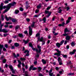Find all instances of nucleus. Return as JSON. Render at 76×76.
<instances>
[{"mask_svg":"<svg viewBox=\"0 0 76 76\" xmlns=\"http://www.w3.org/2000/svg\"><path fill=\"white\" fill-rule=\"evenodd\" d=\"M4 4L1 3L0 5V10H2L3 9H6L4 11V13L7 12L10 9V8L11 7V6H14L16 4V2H13L12 3L9 4L8 5L4 6H3Z\"/></svg>","mask_w":76,"mask_h":76,"instance_id":"1","label":"nucleus"},{"mask_svg":"<svg viewBox=\"0 0 76 76\" xmlns=\"http://www.w3.org/2000/svg\"><path fill=\"white\" fill-rule=\"evenodd\" d=\"M35 22H33L32 24L31 25V26H29L28 27L29 29V35L31 36L32 34L33 33V31H32V28L33 27L35 26Z\"/></svg>","mask_w":76,"mask_h":76,"instance_id":"2","label":"nucleus"},{"mask_svg":"<svg viewBox=\"0 0 76 76\" xmlns=\"http://www.w3.org/2000/svg\"><path fill=\"white\" fill-rule=\"evenodd\" d=\"M5 18L7 20V21H9V20H12V22L14 23H15V22H17V20L16 18H12L11 17H9L8 18L7 17V15H6L5 17Z\"/></svg>","mask_w":76,"mask_h":76,"instance_id":"3","label":"nucleus"},{"mask_svg":"<svg viewBox=\"0 0 76 76\" xmlns=\"http://www.w3.org/2000/svg\"><path fill=\"white\" fill-rule=\"evenodd\" d=\"M4 26V24H1L0 26V32H4V33H7L8 32V31L6 30V29L5 28H4L2 29V27ZM0 36H1L2 35L0 34Z\"/></svg>","mask_w":76,"mask_h":76,"instance_id":"4","label":"nucleus"},{"mask_svg":"<svg viewBox=\"0 0 76 76\" xmlns=\"http://www.w3.org/2000/svg\"><path fill=\"white\" fill-rule=\"evenodd\" d=\"M55 50L56 51L58 52L57 53H55L54 54V55L55 56H57V57H59L60 56V54H61V51L59 50L58 49H56Z\"/></svg>","mask_w":76,"mask_h":76,"instance_id":"5","label":"nucleus"},{"mask_svg":"<svg viewBox=\"0 0 76 76\" xmlns=\"http://www.w3.org/2000/svg\"><path fill=\"white\" fill-rule=\"evenodd\" d=\"M37 48H38L39 49V50L38 51V49L36 48L35 49V51L37 52V53H41V47L39 45H37Z\"/></svg>","mask_w":76,"mask_h":76,"instance_id":"6","label":"nucleus"},{"mask_svg":"<svg viewBox=\"0 0 76 76\" xmlns=\"http://www.w3.org/2000/svg\"><path fill=\"white\" fill-rule=\"evenodd\" d=\"M53 72V68H51V69L50 70L49 72V76H55V75L53 74L54 72Z\"/></svg>","mask_w":76,"mask_h":76,"instance_id":"7","label":"nucleus"},{"mask_svg":"<svg viewBox=\"0 0 76 76\" xmlns=\"http://www.w3.org/2000/svg\"><path fill=\"white\" fill-rule=\"evenodd\" d=\"M8 66L10 69L11 71H12V73H13L14 74L15 73V70L13 69V66H12V65H8Z\"/></svg>","mask_w":76,"mask_h":76,"instance_id":"8","label":"nucleus"},{"mask_svg":"<svg viewBox=\"0 0 76 76\" xmlns=\"http://www.w3.org/2000/svg\"><path fill=\"white\" fill-rule=\"evenodd\" d=\"M58 62H59V65H63V63L62 62V60L61 59V57H58Z\"/></svg>","mask_w":76,"mask_h":76,"instance_id":"9","label":"nucleus"},{"mask_svg":"<svg viewBox=\"0 0 76 76\" xmlns=\"http://www.w3.org/2000/svg\"><path fill=\"white\" fill-rule=\"evenodd\" d=\"M45 14H47L48 13V15L46 16V17H47V18H49V16H50V15H51V13H52L51 12H49V11H45Z\"/></svg>","mask_w":76,"mask_h":76,"instance_id":"10","label":"nucleus"},{"mask_svg":"<svg viewBox=\"0 0 76 76\" xmlns=\"http://www.w3.org/2000/svg\"><path fill=\"white\" fill-rule=\"evenodd\" d=\"M40 41L41 42H42V45H44L45 44V41L43 40V37H41L40 38V39H39L38 41Z\"/></svg>","mask_w":76,"mask_h":76,"instance_id":"11","label":"nucleus"},{"mask_svg":"<svg viewBox=\"0 0 76 76\" xmlns=\"http://www.w3.org/2000/svg\"><path fill=\"white\" fill-rule=\"evenodd\" d=\"M28 45L29 47H31L32 49L33 50V51H35V48H34L33 47V45H32V44L31 43H30Z\"/></svg>","mask_w":76,"mask_h":76,"instance_id":"12","label":"nucleus"},{"mask_svg":"<svg viewBox=\"0 0 76 76\" xmlns=\"http://www.w3.org/2000/svg\"><path fill=\"white\" fill-rule=\"evenodd\" d=\"M18 68H20V66H21V64H22V62L19 60H18Z\"/></svg>","mask_w":76,"mask_h":76,"instance_id":"13","label":"nucleus"},{"mask_svg":"<svg viewBox=\"0 0 76 76\" xmlns=\"http://www.w3.org/2000/svg\"><path fill=\"white\" fill-rule=\"evenodd\" d=\"M36 37H37L38 41V39H40V34L39 33H37L36 35Z\"/></svg>","mask_w":76,"mask_h":76,"instance_id":"14","label":"nucleus"},{"mask_svg":"<svg viewBox=\"0 0 76 76\" xmlns=\"http://www.w3.org/2000/svg\"><path fill=\"white\" fill-rule=\"evenodd\" d=\"M71 38V37L69 35H67L66 36L65 39H66V40H69V39H70Z\"/></svg>","mask_w":76,"mask_h":76,"instance_id":"15","label":"nucleus"},{"mask_svg":"<svg viewBox=\"0 0 76 76\" xmlns=\"http://www.w3.org/2000/svg\"><path fill=\"white\" fill-rule=\"evenodd\" d=\"M29 41V39H27L26 40H25V39L23 40V42L25 44H27L28 43V42Z\"/></svg>","mask_w":76,"mask_h":76,"instance_id":"16","label":"nucleus"},{"mask_svg":"<svg viewBox=\"0 0 76 76\" xmlns=\"http://www.w3.org/2000/svg\"><path fill=\"white\" fill-rule=\"evenodd\" d=\"M56 45L57 47H58V48H60V46L61 45L60 43L57 42L56 44Z\"/></svg>","mask_w":76,"mask_h":76,"instance_id":"17","label":"nucleus"},{"mask_svg":"<svg viewBox=\"0 0 76 76\" xmlns=\"http://www.w3.org/2000/svg\"><path fill=\"white\" fill-rule=\"evenodd\" d=\"M75 53H76V49H75L73 50L72 52H70V54H74Z\"/></svg>","mask_w":76,"mask_h":76,"instance_id":"18","label":"nucleus"},{"mask_svg":"<svg viewBox=\"0 0 76 76\" xmlns=\"http://www.w3.org/2000/svg\"><path fill=\"white\" fill-rule=\"evenodd\" d=\"M70 32V31L69 30H68L67 28H66L64 30V33H66V32Z\"/></svg>","mask_w":76,"mask_h":76,"instance_id":"19","label":"nucleus"},{"mask_svg":"<svg viewBox=\"0 0 76 76\" xmlns=\"http://www.w3.org/2000/svg\"><path fill=\"white\" fill-rule=\"evenodd\" d=\"M71 45L72 47H74L75 46V42H72L71 43Z\"/></svg>","mask_w":76,"mask_h":76,"instance_id":"20","label":"nucleus"},{"mask_svg":"<svg viewBox=\"0 0 76 76\" xmlns=\"http://www.w3.org/2000/svg\"><path fill=\"white\" fill-rule=\"evenodd\" d=\"M14 46L15 47H18L19 46V44L18 43H15L14 44Z\"/></svg>","mask_w":76,"mask_h":76,"instance_id":"21","label":"nucleus"},{"mask_svg":"<svg viewBox=\"0 0 76 76\" xmlns=\"http://www.w3.org/2000/svg\"><path fill=\"white\" fill-rule=\"evenodd\" d=\"M42 61L43 64H45L47 63V61H45L44 59H42Z\"/></svg>","mask_w":76,"mask_h":76,"instance_id":"22","label":"nucleus"},{"mask_svg":"<svg viewBox=\"0 0 76 76\" xmlns=\"http://www.w3.org/2000/svg\"><path fill=\"white\" fill-rule=\"evenodd\" d=\"M28 72L26 71L25 72L24 75H25V76H31V75H28Z\"/></svg>","mask_w":76,"mask_h":76,"instance_id":"23","label":"nucleus"},{"mask_svg":"<svg viewBox=\"0 0 76 76\" xmlns=\"http://www.w3.org/2000/svg\"><path fill=\"white\" fill-rule=\"evenodd\" d=\"M41 7V4L40 3L39 5H38L37 6V9H40Z\"/></svg>","mask_w":76,"mask_h":76,"instance_id":"24","label":"nucleus"},{"mask_svg":"<svg viewBox=\"0 0 76 76\" xmlns=\"http://www.w3.org/2000/svg\"><path fill=\"white\" fill-rule=\"evenodd\" d=\"M4 45H0V50H2V48H3Z\"/></svg>","mask_w":76,"mask_h":76,"instance_id":"25","label":"nucleus"},{"mask_svg":"<svg viewBox=\"0 0 76 76\" xmlns=\"http://www.w3.org/2000/svg\"><path fill=\"white\" fill-rule=\"evenodd\" d=\"M20 28V26H16L15 27V30H17V29H18Z\"/></svg>","mask_w":76,"mask_h":76,"instance_id":"26","label":"nucleus"},{"mask_svg":"<svg viewBox=\"0 0 76 76\" xmlns=\"http://www.w3.org/2000/svg\"><path fill=\"white\" fill-rule=\"evenodd\" d=\"M51 8V6H50L49 7H48L46 8V10H48L50 9Z\"/></svg>","mask_w":76,"mask_h":76,"instance_id":"27","label":"nucleus"},{"mask_svg":"<svg viewBox=\"0 0 76 76\" xmlns=\"http://www.w3.org/2000/svg\"><path fill=\"white\" fill-rule=\"evenodd\" d=\"M42 20L44 21V23H45V22H46V18L45 17L43 18Z\"/></svg>","mask_w":76,"mask_h":76,"instance_id":"28","label":"nucleus"},{"mask_svg":"<svg viewBox=\"0 0 76 76\" xmlns=\"http://www.w3.org/2000/svg\"><path fill=\"white\" fill-rule=\"evenodd\" d=\"M39 16H40V14L35 15L34 16V18H38V17H39Z\"/></svg>","mask_w":76,"mask_h":76,"instance_id":"29","label":"nucleus"},{"mask_svg":"<svg viewBox=\"0 0 76 76\" xmlns=\"http://www.w3.org/2000/svg\"><path fill=\"white\" fill-rule=\"evenodd\" d=\"M64 40H62V41H61L60 44L61 45H62L64 43Z\"/></svg>","mask_w":76,"mask_h":76,"instance_id":"30","label":"nucleus"},{"mask_svg":"<svg viewBox=\"0 0 76 76\" xmlns=\"http://www.w3.org/2000/svg\"><path fill=\"white\" fill-rule=\"evenodd\" d=\"M6 62V59H4L3 60L2 63H5Z\"/></svg>","mask_w":76,"mask_h":76,"instance_id":"31","label":"nucleus"},{"mask_svg":"<svg viewBox=\"0 0 76 76\" xmlns=\"http://www.w3.org/2000/svg\"><path fill=\"white\" fill-rule=\"evenodd\" d=\"M68 34H66V33H64V34H63V36L64 37H66V36H67Z\"/></svg>","mask_w":76,"mask_h":76,"instance_id":"32","label":"nucleus"},{"mask_svg":"<svg viewBox=\"0 0 76 76\" xmlns=\"http://www.w3.org/2000/svg\"><path fill=\"white\" fill-rule=\"evenodd\" d=\"M19 12V11L18 10H16L15 11V14H18Z\"/></svg>","mask_w":76,"mask_h":76,"instance_id":"33","label":"nucleus"},{"mask_svg":"<svg viewBox=\"0 0 76 76\" xmlns=\"http://www.w3.org/2000/svg\"><path fill=\"white\" fill-rule=\"evenodd\" d=\"M62 56L64 57V58H66L67 57V55H63V54H62Z\"/></svg>","mask_w":76,"mask_h":76,"instance_id":"34","label":"nucleus"},{"mask_svg":"<svg viewBox=\"0 0 76 76\" xmlns=\"http://www.w3.org/2000/svg\"><path fill=\"white\" fill-rule=\"evenodd\" d=\"M33 68V66H31L29 69V71H31V70H32V68Z\"/></svg>","mask_w":76,"mask_h":76,"instance_id":"35","label":"nucleus"},{"mask_svg":"<svg viewBox=\"0 0 76 76\" xmlns=\"http://www.w3.org/2000/svg\"><path fill=\"white\" fill-rule=\"evenodd\" d=\"M18 36L22 38V37H23V34H18Z\"/></svg>","mask_w":76,"mask_h":76,"instance_id":"36","label":"nucleus"},{"mask_svg":"<svg viewBox=\"0 0 76 76\" xmlns=\"http://www.w3.org/2000/svg\"><path fill=\"white\" fill-rule=\"evenodd\" d=\"M20 60H21L22 61H25L26 59L25 58H20Z\"/></svg>","mask_w":76,"mask_h":76,"instance_id":"37","label":"nucleus"},{"mask_svg":"<svg viewBox=\"0 0 76 76\" xmlns=\"http://www.w3.org/2000/svg\"><path fill=\"white\" fill-rule=\"evenodd\" d=\"M70 7H67L66 8H65V9H66V11H68V10H69L70 9Z\"/></svg>","mask_w":76,"mask_h":76,"instance_id":"38","label":"nucleus"},{"mask_svg":"<svg viewBox=\"0 0 76 76\" xmlns=\"http://www.w3.org/2000/svg\"><path fill=\"white\" fill-rule=\"evenodd\" d=\"M74 73H72L71 72H70L69 74H68V75L69 76H71V75H73Z\"/></svg>","mask_w":76,"mask_h":76,"instance_id":"39","label":"nucleus"},{"mask_svg":"<svg viewBox=\"0 0 76 76\" xmlns=\"http://www.w3.org/2000/svg\"><path fill=\"white\" fill-rule=\"evenodd\" d=\"M20 11L22 12L23 11V8H22V7H20Z\"/></svg>","mask_w":76,"mask_h":76,"instance_id":"40","label":"nucleus"},{"mask_svg":"<svg viewBox=\"0 0 76 76\" xmlns=\"http://www.w3.org/2000/svg\"><path fill=\"white\" fill-rule=\"evenodd\" d=\"M29 53V51H28V50H26L25 51L24 53Z\"/></svg>","mask_w":76,"mask_h":76,"instance_id":"41","label":"nucleus"},{"mask_svg":"<svg viewBox=\"0 0 76 76\" xmlns=\"http://www.w3.org/2000/svg\"><path fill=\"white\" fill-rule=\"evenodd\" d=\"M4 3H5V4H7V3H9V1H4Z\"/></svg>","mask_w":76,"mask_h":76,"instance_id":"42","label":"nucleus"},{"mask_svg":"<svg viewBox=\"0 0 76 76\" xmlns=\"http://www.w3.org/2000/svg\"><path fill=\"white\" fill-rule=\"evenodd\" d=\"M26 20L28 22H30V19H29V18H26Z\"/></svg>","mask_w":76,"mask_h":76,"instance_id":"43","label":"nucleus"},{"mask_svg":"<svg viewBox=\"0 0 76 76\" xmlns=\"http://www.w3.org/2000/svg\"><path fill=\"white\" fill-rule=\"evenodd\" d=\"M9 35V34H4V36L5 37H6V36H7V35Z\"/></svg>","mask_w":76,"mask_h":76,"instance_id":"44","label":"nucleus"},{"mask_svg":"<svg viewBox=\"0 0 76 76\" xmlns=\"http://www.w3.org/2000/svg\"><path fill=\"white\" fill-rule=\"evenodd\" d=\"M36 57H39V54L37 52V53H36Z\"/></svg>","mask_w":76,"mask_h":76,"instance_id":"45","label":"nucleus"},{"mask_svg":"<svg viewBox=\"0 0 76 76\" xmlns=\"http://www.w3.org/2000/svg\"><path fill=\"white\" fill-rule=\"evenodd\" d=\"M5 23L6 25H8L9 24H12V23H10L9 22H5Z\"/></svg>","mask_w":76,"mask_h":76,"instance_id":"46","label":"nucleus"},{"mask_svg":"<svg viewBox=\"0 0 76 76\" xmlns=\"http://www.w3.org/2000/svg\"><path fill=\"white\" fill-rule=\"evenodd\" d=\"M13 56L14 57H15V58H17V56L15 53H13Z\"/></svg>","mask_w":76,"mask_h":76,"instance_id":"47","label":"nucleus"},{"mask_svg":"<svg viewBox=\"0 0 76 76\" xmlns=\"http://www.w3.org/2000/svg\"><path fill=\"white\" fill-rule=\"evenodd\" d=\"M62 12V10L60 9L59 10L58 13H61Z\"/></svg>","mask_w":76,"mask_h":76,"instance_id":"48","label":"nucleus"},{"mask_svg":"<svg viewBox=\"0 0 76 76\" xmlns=\"http://www.w3.org/2000/svg\"><path fill=\"white\" fill-rule=\"evenodd\" d=\"M37 69V68L36 67H34L32 68V70H36Z\"/></svg>","mask_w":76,"mask_h":76,"instance_id":"49","label":"nucleus"},{"mask_svg":"<svg viewBox=\"0 0 76 76\" xmlns=\"http://www.w3.org/2000/svg\"><path fill=\"white\" fill-rule=\"evenodd\" d=\"M42 69V68L40 67H38V70H39V71H40V70Z\"/></svg>","mask_w":76,"mask_h":76,"instance_id":"50","label":"nucleus"},{"mask_svg":"<svg viewBox=\"0 0 76 76\" xmlns=\"http://www.w3.org/2000/svg\"><path fill=\"white\" fill-rule=\"evenodd\" d=\"M4 58V56H1V60H2V59H3V58Z\"/></svg>","mask_w":76,"mask_h":76,"instance_id":"51","label":"nucleus"},{"mask_svg":"<svg viewBox=\"0 0 76 76\" xmlns=\"http://www.w3.org/2000/svg\"><path fill=\"white\" fill-rule=\"evenodd\" d=\"M39 10H37L35 11V12L36 13H38V12H39Z\"/></svg>","mask_w":76,"mask_h":76,"instance_id":"52","label":"nucleus"},{"mask_svg":"<svg viewBox=\"0 0 76 76\" xmlns=\"http://www.w3.org/2000/svg\"><path fill=\"white\" fill-rule=\"evenodd\" d=\"M5 47L6 48H8V45L7 44H6L4 45Z\"/></svg>","mask_w":76,"mask_h":76,"instance_id":"53","label":"nucleus"},{"mask_svg":"<svg viewBox=\"0 0 76 76\" xmlns=\"http://www.w3.org/2000/svg\"><path fill=\"white\" fill-rule=\"evenodd\" d=\"M69 22H70V21L69 20H67L66 21V24H68Z\"/></svg>","mask_w":76,"mask_h":76,"instance_id":"54","label":"nucleus"},{"mask_svg":"<svg viewBox=\"0 0 76 76\" xmlns=\"http://www.w3.org/2000/svg\"><path fill=\"white\" fill-rule=\"evenodd\" d=\"M62 26H64V25L65 24V23H64V22H63L62 23Z\"/></svg>","mask_w":76,"mask_h":76,"instance_id":"55","label":"nucleus"},{"mask_svg":"<svg viewBox=\"0 0 76 76\" xmlns=\"http://www.w3.org/2000/svg\"><path fill=\"white\" fill-rule=\"evenodd\" d=\"M11 49H15V46H12V47H11Z\"/></svg>","mask_w":76,"mask_h":76,"instance_id":"56","label":"nucleus"},{"mask_svg":"<svg viewBox=\"0 0 76 76\" xmlns=\"http://www.w3.org/2000/svg\"><path fill=\"white\" fill-rule=\"evenodd\" d=\"M24 33L25 34H28V31H25L24 32Z\"/></svg>","mask_w":76,"mask_h":76,"instance_id":"57","label":"nucleus"},{"mask_svg":"<svg viewBox=\"0 0 76 76\" xmlns=\"http://www.w3.org/2000/svg\"><path fill=\"white\" fill-rule=\"evenodd\" d=\"M56 18V16H54L53 17V18H52V20L54 21V20H55V18Z\"/></svg>","mask_w":76,"mask_h":76,"instance_id":"58","label":"nucleus"},{"mask_svg":"<svg viewBox=\"0 0 76 76\" xmlns=\"http://www.w3.org/2000/svg\"><path fill=\"white\" fill-rule=\"evenodd\" d=\"M52 64H53L54 65L56 64V62H54L52 63Z\"/></svg>","mask_w":76,"mask_h":76,"instance_id":"59","label":"nucleus"},{"mask_svg":"<svg viewBox=\"0 0 76 76\" xmlns=\"http://www.w3.org/2000/svg\"><path fill=\"white\" fill-rule=\"evenodd\" d=\"M58 33H55L54 34V35H55V36H56V35H58Z\"/></svg>","mask_w":76,"mask_h":76,"instance_id":"60","label":"nucleus"},{"mask_svg":"<svg viewBox=\"0 0 76 76\" xmlns=\"http://www.w3.org/2000/svg\"><path fill=\"white\" fill-rule=\"evenodd\" d=\"M34 64H37V61H35L34 62Z\"/></svg>","mask_w":76,"mask_h":76,"instance_id":"61","label":"nucleus"},{"mask_svg":"<svg viewBox=\"0 0 76 76\" xmlns=\"http://www.w3.org/2000/svg\"><path fill=\"white\" fill-rule=\"evenodd\" d=\"M48 39H51V36L49 35L48 36Z\"/></svg>","mask_w":76,"mask_h":76,"instance_id":"62","label":"nucleus"},{"mask_svg":"<svg viewBox=\"0 0 76 76\" xmlns=\"http://www.w3.org/2000/svg\"><path fill=\"white\" fill-rule=\"evenodd\" d=\"M66 49H69V45L66 46Z\"/></svg>","mask_w":76,"mask_h":76,"instance_id":"63","label":"nucleus"},{"mask_svg":"<svg viewBox=\"0 0 76 76\" xmlns=\"http://www.w3.org/2000/svg\"><path fill=\"white\" fill-rule=\"evenodd\" d=\"M4 27L5 28H7V27H8V25H5L4 26Z\"/></svg>","mask_w":76,"mask_h":76,"instance_id":"64","label":"nucleus"}]
</instances>
